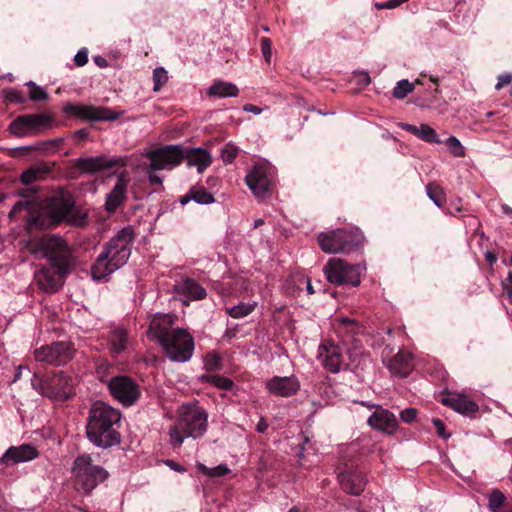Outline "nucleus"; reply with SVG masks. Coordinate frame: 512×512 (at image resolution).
I'll return each mask as SVG.
<instances>
[{
  "label": "nucleus",
  "mask_w": 512,
  "mask_h": 512,
  "mask_svg": "<svg viewBox=\"0 0 512 512\" xmlns=\"http://www.w3.org/2000/svg\"><path fill=\"white\" fill-rule=\"evenodd\" d=\"M368 424L383 433L393 435L398 429L396 416L387 409L377 407L374 413L369 417Z\"/></svg>",
  "instance_id": "20"
},
{
  "label": "nucleus",
  "mask_w": 512,
  "mask_h": 512,
  "mask_svg": "<svg viewBox=\"0 0 512 512\" xmlns=\"http://www.w3.org/2000/svg\"><path fill=\"white\" fill-rule=\"evenodd\" d=\"M54 125V117L50 113L27 114L18 116L10 125L9 130L16 136L36 135Z\"/></svg>",
  "instance_id": "11"
},
{
  "label": "nucleus",
  "mask_w": 512,
  "mask_h": 512,
  "mask_svg": "<svg viewBox=\"0 0 512 512\" xmlns=\"http://www.w3.org/2000/svg\"><path fill=\"white\" fill-rule=\"evenodd\" d=\"M288 512H300L299 508L294 506Z\"/></svg>",
  "instance_id": "63"
},
{
  "label": "nucleus",
  "mask_w": 512,
  "mask_h": 512,
  "mask_svg": "<svg viewBox=\"0 0 512 512\" xmlns=\"http://www.w3.org/2000/svg\"><path fill=\"white\" fill-rule=\"evenodd\" d=\"M184 159H186L188 166L196 167L199 173H202L212 162L211 154L203 148H193L184 151Z\"/></svg>",
  "instance_id": "26"
},
{
  "label": "nucleus",
  "mask_w": 512,
  "mask_h": 512,
  "mask_svg": "<svg viewBox=\"0 0 512 512\" xmlns=\"http://www.w3.org/2000/svg\"><path fill=\"white\" fill-rule=\"evenodd\" d=\"M426 192H427V196L429 197V199L431 201H433V203L436 206L442 207L444 205L445 193L439 185L434 184V183H429L426 186Z\"/></svg>",
  "instance_id": "35"
},
{
  "label": "nucleus",
  "mask_w": 512,
  "mask_h": 512,
  "mask_svg": "<svg viewBox=\"0 0 512 512\" xmlns=\"http://www.w3.org/2000/svg\"><path fill=\"white\" fill-rule=\"evenodd\" d=\"M95 62L97 65H99L100 67H106L107 66V61L104 59V58H101V57H96L95 58Z\"/></svg>",
  "instance_id": "58"
},
{
  "label": "nucleus",
  "mask_w": 512,
  "mask_h": 512,
  "mask_svg": "<svg viewBox=\"0 0 512 512\" xmlns=\"http://www.w3.org/2000/svg\"><path fill=\"white\" fill-rule=\"evenodd\" d=\"M32 387L43 397L54 401H64L73 394L74 380L62 371L45 378L34 374Z\"/></svg>",
  "instance_id": "8"
},
{
  "label": "nucleus",
  "mask_w": 512,
  "mask_h": 512,
  "mask_svg": "<svg viewBox=\"0 0 512 512\" xmlns=\"http://www.w3.org/2000/svg\"><path fill=\"white\" fill-rule=\"evenodd\" d=\"M503 210H504V212H506V213H509V212H511V211H512V209L508 208V206H503Z\"/></svg>",
  "instance_id": "64"
},
{
  "label": "nucleus",
  "mask_w": 512,
  "mask_h": 512,
  "mask_svg": "<svg viewBox=\"0 0 512 512\" xmlns=\"http://www.w3.org/2000/svg\"><path fill=\"white\" fill-rule=\"evenodd\" d=\"M29 88V98L33 101H45L48 99V93L44 88L33 81L25 84Z\"/></svg>",
  "instance_id": "37"
},
{
  "label": "nucleus",
  "mask_w": 512,
  "mask_h": 512,
  "mask_svg": "<svg viewBox=\"0 0 512 512\" xmlns=\"http://www.w3.org/2000/svg\"><path fill=\"white\" fill-rule=\"evenodd\" d=\"M504 289L506 290L508 297L512 299V272L508 274L507 280L504 283Z\"/></svg>",
  "instance_id": "52"
},
{
  "label": "nucleus",
  "mask_w": 512,
  "mask_h": 512,
  "mask_svg": "<svg viewBox=\"0 0 512 512\" xmlns=\"http://www.w3.org/2000/svg\"><path fill=\"white\" fill-rule=\"evenodd\" d=\"M109 343L111 351L115 354L121 353L127 347V333L122 328H115L110 332Z\"/></svg>",
  "instance_id": "31"
},
{
  "label": "nucleus",
  "mask_w": 512,
  "mask_h": 512,
  "mask_svg": "<svg viewBox=\"0 0 512 512\" xmlns=\"http://www.w3.org/2000/svg\"><path fill=\"white\" fill-rule=\"evenodd\" d=\"M75 349L70 341H56L34 350L36 361L53 366H63L74 357Z\"/></svg>",
  "instance_id": "12"
},
{
  "label": "nucleus",
  "mask_w": 512,
  "mask_h": 512,
  "mask_svg": "<svg viewBox=\"0 0 512 512\" xmlns=\"http://www.w3.org/2000/svg\"><path fill=\"white\" fill-rule=\"evenodd\" d=\"M177 289L180 294L193 301L202 300L207 296L205 288L191 278L182 280V282L177 286Z\"/></svg>",
  "instance_id": "28"
},
{
  "label": "nucleus",
  "mask_w": 512,
  "mask_h": 512,
  "mask_svg": "<svg viewBox=\"0 0 512 512\" xmlns=\"http://www.w3.org/2000/svg\"><path fill=\"white\" fill-rule=\"evenodd\" d=\"M364 236L358 229H336L318 235V243L325 253H350L363 245Z\"/></svg>",
  "instance_id": "7"
},
{
  "label": "nucleus",
  "mask_w": 512,
  "mask_h": 512,
  "mask_svg": "<svg viewBox=\"0 0 512 512\" xmlns=\"http://www.w3.org/2000/svg\"><path fill=\"white\" fill-rule=\"evenodd\" d=\"M512 81V75L509 73L502 74L498 77V82L495 86L496 90H500L502 87L510 84Z\"/></svg>",
  "instance_id": "50"
},
{
  "label": "nucleus",
  "mask_w": 512,
  "mask_h": 512,
  "mask_svg": "<svg viewBox=\"0 0 512 512\" xmlns=\"http://www.w3.org/2000/svg\"><path fill=\"white\" fill-rule=\"evenodd\" d=\"M156 171L159 169H152L150 164L145 168V172L147 174L148 181L152 186H162L163 180L162 177L159 176Z\"/></svg>",
  "instance_id": "44"
},
{
  "label": "nucleus",
  "mask_w": 512,
  "mask_h": 512,
  "mask_svg": "<svg viewBox=\"0 0 512 512\" xmlns=\"http://www.w3.org/2000/svg\"><path fill=\"white\" fill-rule=\"evenodd\" d=\"M175 320L176 316L172 314H155L147 335L162 347L171 361L184 363L193 355L194 339L186 329L175 327Z\"/></svg>",
  "instance_id": "2"
},
{
  "label": "nucleus",
  "mask_w": 512,
  "mask_h": 512,
  "mask_svg": "<svg viewBox=\"0 0 512 512\" xmlns=\"http://www.w3.org/2000/svg\"><path fill=\"white\" fill-rule=\"evenodd\" d=\"M485 258L486 260L490 263V264H493L496 262L497 258L496 256L492 253V252H486L485 254Z\"/></svg>",
  "instance_id": "56"
},
{
  "label": "nucleus",
  "mask_w": 512,
  "mask_h": 512,
  "mask_svg": "<svg viewBox=\"0 0 512 512\" xmlns=\"http://www.w3.org/2000/svg\"><path fill=\"white\" fill-rule=\"evenodd\" d=\"M23 368L24 367L21 366V365L17 367L16 373H15L14 378H13V382H17L20 379L21 371H22Z\"/></svg>",
  "instance_id": "57"
},
{
  "label": "nucleus",
  "mask_w": 512,
  "mask_h": 512,
  "mask_svg": "<svg viewBox=\"0 0 512 512\" xmlns=\"http://www.w3.org/2000/svg\"><path fill=\"white\" fill-rule=\"evenodd\" d=\"M38 456L36 448L29 444L20 446H12L0 458V462L4 465H15L35 459Z\"/></svg>",
  "instance_id": "21"
},
{
  "label": "nucleus",
  "mask_w": 512,
  "mask_h": 512,
  "mask_svg": "<svg viewBox=\"0 0 512 512\" xmlns=\"http://www.w3.org/2000/svg\"><path fill=\"white\" fill-rule=\"evenodd\" d=\"M150 160V167L159 170H172L184 160V149L181 145H166L144 153Z\"/></svg>",
  "instance_id": "13"
},
{
  "label": "nucleus",
  "mask_w": 512,
  "mask_h": 512,
  "mask_svg": "<svg viewBox=\"0 0 512 512\" xmlns=\"http://www.w3.org/2000/svg\"><path fill=\"white\" fill-rule=\"evenodd\" d=\"M263 223H264V221L262 219H257L254 222V227L257 228V227L261 226Z\"/></svg>",
  "instance_id": "60"
},
{
  "label": "nucleus",
  "mask_w": 512,
  "mask_h": 512,
  "mask_svg": "<svg viewBox=\"0 0 512 512\" xmlns=\"http://www.w3.org/2000/svg\"><path fill=\"white\" fill-rule=\"evenodd\" d=\"M238 93L239 89L235 84L221 80L215 81L207 91L209 96L219 98L236 97Z\"/></svg>",
  "instance_id": "29"
},
{
  "label": "nucleus",
  "mask_w": 512,
  "mask_h": 512,
  "mask_svg": "<svg viewBox=\"0 0 512 512\" xmlns=\"http://www.w3.org/2000/svg\"><path fill=\"white\" fill-rule=\"evenodd\" d=\"M414 89V85L408 80H400L393 89V96L397 99H403Z\"/></svg>",
  "instance_id": "38"
},
{
  "label": "nucleus",
  "mask_w": 512,
  "mask_h": 512,
  "mask_svg": "<svg viewBox=\"0 0 512 512\" xmlns=\"http://www.w3.org/2000/svg\"><path fill=\"white\" fill-rule=\"evenodd\" d=\"M243 110L246 112H251L255 115H259L262 112V109L253 105V104H246L243 107Z\"/></svg>",
  "instance_id": "54"
},
{
  "label": "nucleus",
  "mask_w": 512,
  "mask_h": 512,
  "mask_svg": "<svg viewBox=\"0 0 512 512\" xmlns=\"http://www.w3.org/2000/svg\"><path fill=\"white\" fill-rule=\"evenodd\" d=\"M417 417V410L415 408H406L401 411L400 418L405 423H412Z\"/></svg>",
  "instance_id": "46"
},
{
  "label": "nucleus",
  "mask_w": 512,
  "mask_h": 512,
  "mask_svg": "<svg viewBox=\"0 0 512 512\" xmlns=\"http://www.w3.org/2000/svg\"><path fill=\"white\" fill-rule=\"evenodd\" d=\"M169 466L171 468H173L174 470H176V471H180L181 472V471L184 470L179 464H176V463H174L172 461L170 462Z\"/></svg>",
  "instance_id": "59"
},
{
  "label": "nucleus",
  "mask_w": 512,
  "mask_h": 512,
  "mask_svg": "<svg viewBox=\"0 0 512 512\" xmlns=\"http://www.w3.org/2000/svg\"><path fill=\"white\" fill-rule=\"evenodd\" d=\"M239 149L237 146L229 143L226 144L222 151H221V157L225 163H232L233 160L238 155Z\"/></svg>",
  "instance_id": "42"
},
{
  "label": "nucleus",
  "mask_w": 512,
  "mask_h": 512,
  "mask_svg": "<svg viewBox=\"0 0 512 512\" xmlns=\"http://www.w3.org/2000/svg\"><path fill=\"white\" fill-rule=\"evenodd\" d=\"M205 378L209 383L222 390H230L233 387V381L224 376L209 375Z\"/></svg>",
  "instance_id": "39"
},
{
  "label": "nucleus",
  "mask_w": 512,
  "mask_h": 512,
  "mask_svg": "<svg viewBox=\"0 0 512 512\" xmlns=\"http://www.w3.org/2000/svg\"><path fill=\"white\" fill-rule=\"evenodd\" d=\"M73 473L77 489L85 494H89L108 477V472L103 467L95 465L88 455H81L75 459Z\"/></svg>",
  "instance_id": "9"
},
{
  "label": "nucleus",
  "mask_w": 512,
  "mask_h": 512,
  "mask_svg": "<svg viewBox=\"0 0 512 512\" xmlns=\"http://www.w3.org/2000/svg\"><path fill=\"white\" fill-rule=\"evenodd\" d=\"M63 111L66 114L76 116L82 120L91 121H112L119 117L118 113L113 112L109 108L96 107L93 105L67 103L63 107Z\"/></svg>",
  "instance_id": "17"
},
{
  "label": "nucleus",
  "mask_w": 512,
  "mask_h": 512,
  "mask_svg": "<svg viewBox=\"0 0 512 512\" xmlns=\"http://www.w3.org/2000/svg\"><path fill=\"white\" fill-rule=\"evenodd\" d=\"M445 143L449 146L450 152L455 157H464L465 149L458 138L455 136H450L447 138Z\"/></svg>",
  "instance_id": "41"
},
{
  "label": "nucleus",
  "mask_w": 512,
  "mask_h": 512,
  "mask_svg": "<svg viewBox=\"0 0 512 512\" xmlns=\"http://www.w3.org/2000/svg\"><path fill=\"white\" fill-rule=\"evenodd\" d=\"M190 200L199 204H211L214 202V196L209 193L204 187H192L190 191L181 200V204L185 205Z\"/></svg>",
  "instance_id": "30"
},
{
  "label": "nucleus",
  "mask_w": 512,
  "mask_h": 512,
  "mask_svg": "<svg viewBox=\"0 0 512 512\" xmlns=\"http://www.w3.org/2000/svg\"><path fill=\"white\" fill-rule=\"evenodd\" d=\"M61 142H62V139L58 138V139L51 141V144H53L54 146H58Z\"/></svg>",
  "instance_id": "61"
},
{
  "label": "nucleus",
  "mask_w": 512,
  "mask_h": 512,
  "mask_svg": "<svg viewBox=\"0 0 512 512\" xmlns=\"http://www.w3.org/2000/svg\"><path fill=\"white\" fill-rule=\"evenodd\" d=\"M339 483L343 491L352 495H359L365 487L366 481L361 472L344 470L340 472Z\"/></svg>",
  "instance_id": "23"
},
{
  "label": "nucleus",
  "mask_w": 512,
  "mask_h": 512,
  "mask_svg": "<svg viewBox=\"0 0 512 512\" xmlns=\"http://www.w3.org/2000/svg\"><path fill=\"white\" fill-rule=\"evenodd\" d=\"M28 208V203L24 201H18L14 204L11 211L9 212V217L14 218L18 212H20L23 209Z\"/></svg>",
  "instance_id": "51"
},
{
  "label": "nucleus",
  "mask_w": 512,
  "mask_h": 512,
  "mask_svg": "<svg viewBox=\"0 0 512 512\" xmlns=\"http://www.w3.org/2000/svg\"><path fill=\"white\" fill-rule=\"evenodd\" d=\"M121 415L118 410L96 403L90 410L87 425L88 439L98 447L108 448L120 442V434L115 426L120 422Z\"/></svg>",
  "instance_id": "4"
},
{
  "label": "nucleus",
  "mask_w": 512,
  "mask_h": 512,
  "mask_svg": "<svg viewBox=\"0 0 512 512\" xmlns=\"http://www.w3.org/2000/svg\"><path fill=\"white\" fill-rule=\"evenodd\" d=\"M6 101L23 104L26 102L25 97L16 89H7L3 92Z\"/></svg>",
  "instance_id": "43"
},
{
  "label": "nucleus",
  "mask_w": 512,
  "mask_h": 512,
  "mask_svg": "<svg viewBox=\"0 0 512 512\" xmlns=\"http://www.w3.org/2000/svg\"><path fill=\"white\" fill-rule=\"evenodd\" d=\"M432 422L436 428V432H437L438 436L445 438V439L450 437V434H447L445 432V425L442 420L435 418L432 420Z\"/></svg>",
  "instance_id": "49"
},
{
  "label": "nucleus",
  "mask_w": 512,
  "mask_h": 512,
  "mask_svg": "<svg viewBox=\"0 0 512 512\" xmlns=\"http://www.w3.org/2000/svg\"><path fill=\"white\" fill-rule=\"evenodd\" d=\"M74 61L77 66H84L88 62V50L86 48L80 49L76 53Z\"/></svg>",
  "instance_id": "48"
},
{
  "label": "nucleus",
  "mask_w": 512,
  "mask_h": 512,
  "mask_svg": "<svg viewBox=\"0 0 512 512\" xmlns=\"http://www.w3.org/2000/svg\"><path fill=\"white\" fill-rule=\"evenodd\" d=\"M506 497L503 492L498 489L492 490L488 497V507L491 512H501L504 506Z\"/></svg>",
  "instance_id": "36"
},
{
  "label": "nucleus",
  "mask_w": 512,
  "mask_h": 512,
  "mask_svg": "<svg viewBox=\"0 0 512 512\" xmlns=\"http://www.w3.org/2000/svg\"><path fill=\"white\" fill-rule=\"evenodd\" d=\"M75 135L79 139L84 140V139H86L88 137L89 132L86 129H80V130L76 131Z\"/></svg>",
  "instance_id": "55"
},
{
  "label": "nucleus",
  "mask_w": 512,
  "mask_h": 512,
  "mask_svg": "<svg viewBox=\"0 0 512 512\" xmlns=\"http://www.w3.org/2000/svg\"><path fill=\"white\" fill-rule=\"evenodd\" d=\"M307 291L309 294H313L314 293V290H313V287L312 285L310 284V282H308V285H307Z\"/></svg>",
  "instance_id": "62"
},
{
  "label": "nucleus",
  "mask_w": 512,
  "mask_h": 512,
  "mask_svg": "<svg viewBox=\"0 0 512 512\" xmlns=\"http://www.w3.org/2000/svg\"><path fill=\"white\" fill-rule=\"evenodd\" d=\"M245 183L256 198L266 199L272 183L271 167L267 163L254 165L245 176Z\"/></svg>",
  "instance_id": "14"
},
{
  "label": "nucleus",
  "mask_w": 512,
  "mask_h": 512,
  "mask_svg": "<svg viewBox=\"0 0 512 512\" xmlns=\"http://www.w3.org/2000/svg\"><path fill=\"white\" fill-rule=\"evenodd\" d=\"M128 164V157L118 156L108 158L104 155L95 157H81L75 160V167L85 174H95L98 172L113 169L114 167H124Z\"/></svg>",
  "instance_id": "15"
},
{
  "label": "nucleus",
  "mask_w": 512,
  "mask_h": 512,
  "mask_svg": "<svg viewBox=\"0 0 512 512\" xmlns=\"http://www.w3.org/2000/svg\"><path fill=\"white\" fill-rule=\"evenodd\" d=\"M128 178L125 172L118 175L117 182L107 195L105 207L108 212H115L126 199Z\"/></svg>",
  "instance_id": "22"
},
{
  "label": "nucleus",
  "mask_w": 512,
  "mask_h": 512,
  "mask_svg": "<svg viewBox=\"0 0 512 512\" xmlns=\"http://www.w3.org/2000/svg\"><path fill=\"white\" fill-rule=\"evenodd\" d=\"M168 81L167 71L163 67H157L153 71V90L159 91L161 87Z\"/></svg>",
  "instance_id": "40"
},
{
  "label": "nucleus",
  "mask_w": 512,
  "mask_h": 512,
  "mask_svg": "<svg viewBox=\"0 0 512 512\" xmlns=\"http://www.w3.org/2000/svg\"><path fill=\"white\" fill-rule=\"evenodd\" d=\"M268 429V424L266 422V420L261 417L259 422L257 423L256 425V431L259 432V433H265Z\"/></svg>",
  "instance_id": "53"
},
{
  "label": "nucleus",
  "mask_w": 512,
  "mask_h": 512,
  "mask_svg": "<svg viewBox=\"0 0 512 512\" xmlns=\"http://www.w3.org/2000/svg\"><path fill=\"white\" fill-rule=\"evenodd\" d=\"M108 388L113 397L124 406L133 405L140 397V389L138 384L127 376L113 377Z\"/></svg>",
  "instance_id": "16"
},
{
  "label": "nucleus",
  "mask_w": 512,
  "mask_h": 512,
  "mask_svg": "<svg viewBox=\"0 0 512 512\" xmlns=\"http://www.w3.org/2000/svg\"><path fill=\"white\" fill-rule=\"evenodd\" d=\"M135 238L132 227L127 226L120 230L104 247L91 268L93 279L100 281L128 261L131 246Z\"/></svg>",
  "instance_id": "3"
},
{
  "label": "nucleus",
  "mask_w": 512,
  "mask_h": 512,
  "mask_svg": "<svg viewBox=\"0 0 512 512\" xmlns=\"http://www.w3.org/2000/svg\"><path fill=\"white\" fill-rule=\"evenodd\" d=\"M31 251L35 257L47 258L53 268H42L36 272L37 284L47 293L57 291L69 267L71 253L66 241L57 235H44L33 242Z\"/></svg>",
  "instance_id": "1"
},
{
  "label": "nucleus",
  "mask_w": 512,
  "mask_h": 512,
  "mask_svg": "<svg viewBox=\"0 0 512 512\" xmlns=\"http://www.w3.org/2000/svg\"><path fill=\"white\" fill-rule=\"evenodd\" d=\"M442 403L463 415H472L478 411V405L460 393H448L442 398Z\"/></svg>",
  "instance_id": "24"
},
{
  "label": "nucleus",
  "mask_w": 512,
  "mask_h": 512,
  "mask_svg": "<svg viewBox=\"0 0 512 512\" xmlns=\"http://www.w3.org/2000/svg\"><path fill=\"white\" fill-rule=\"evenodd\" d=\"M74 200L70 193L63 190L56 192L41 207L36 216L28 221L29 228L47 229L56 226L70 214Z\"/></svg>",
  "instance_id": "6"
},
{
  "label": "nucleus",
  "mask_w": 512,
  "mask_h": 512,
  "mask_svg": "<svg viewBox=\"0 0 512 512\" xmlns=\"http://www.w3.org/2000/svg\"><path fill=\"white\" fill-rule=\"evenodd\" d=\"M48 167L43 166H33L26 171H24L21 175V181L25 184H31L34 181L40 179L44 174L48 172Z\"/></svg>",
  "instance_id": "33"
},
{
  "label": "nucleus",
  "mask_w": 512,
  "mask_h": 512,
  "mask_svg": "<svg viewBox=\"0 0 512 512\" xmlns=\"http://www.w3.org/2000/svg\"><path fill=\"white\" fill-rule=\"evenodd\" d=\"M388 368L392 374L400 377L408 376L414 369V360L411 353L399 351L388 364Z\"/></svg>",
  "instance_id": "25"
},
{
  "label": "nucleus",
  "mask_w": 512,
  "mask_h": 512,
  "mask_svg": "<svg viewBox=\"0 0 512 512\" xmlns=\"http://www.w3.org/2000/svg\"><path fill=\"white\" fill-rule=\"evenodd\" d=\"M300 386V381L295 375L274 376L265 382V388L270 394L283 398L296 395Z\"/></svg>",
  "instance_id": "18"
},
{
  "label": "nucleus",
  "mask_w": 512,
  "mask_h": 512,
  "mask_svg": "<svg viewBox=\"0 0 512 512\" xmlns=\"http://www.w3.org/2000/svg\"><path fill=\"white\" fill-rule=\"evenodd\" d=\"M261 50H262V53H263V56H264L266 62L269 63L271 60V56H272V43H271L270 39L263 38L261 40Z\"/></svg>",
  "instance_id": "45"
},
{
  "label": "nucleus",
  "mask_w": 512,
  "mask_h": 512,
  "mask_svg": "<svg viewBox=\"0 0 512 512\" xmlns=\"http://www.w3.org/2000/svg\"><path fill=\"white\" fill-rule=\"evenodd\" d=\"M196 467L202 474L211 478L225 476L231 471L226 464H220L216 467L209 468L202 463H198Z\"/></svg>",
  "instance_id": "34"
},
{
  "label": "nucleus",
  "mask_w": 512,
  "mask_h": 512,
  "mask_svg": "<svg viewBox=\"0 0 512 512\" xmlns=\"http://www.w3.org/2000/svg\"><path fill=\"white\" fill-rule=\"evenodd\" d=\"M399 126L403 130L415 135L416 137L420 138L425 142L436 144L441 143V140L439 139L436 131L427 124H421L418 127L408 123H400Z\"/></svg>",
  "instance_id": "27"
},
{
  "label": "nucleus",
  "mask_w": 512,
  "mask_h": 512,
  "mask_svg": "<svg viewBox=\"0 0 512 512\" xmlns=\"http://www.w3.org/2000/svg\"><path fill=\"white\" fill-rule=\"evenodd\" d=\"M256 306H257L256 302H252V303L242 302V303H239L238 305H235L231 308H227L226 312L232 318L240 319V318L246 317L249 314H251L255 310Z\"/></svg>",
  "instance_id": "32"
},
{
  "label": "nucleus",
  "mask_w": 512,
  "mask_h": 512,
  "mask_svg": "<svg viewBox=\"0 0 512 512\" xmlns=\"http://www.w3.org/2000/svg\"><path fill=\"white\" fill-rule=\"evenodd\" d=\"M178 420L169 431L174 448L180 447L186 437H202L208 428V414L196 404L185 403L179 407Z\"/></svg>",
  "instance_id": "5"
},
{
  "label": "nucleus",
  "mask_w": 512,
  "mask_h": 512,
  "mask_svg": "<svg viewBox=\"0 0 512 512\" xmlns=\"http://www.w3.org/2000/svg\"><path fill=\"white\" fill-rule=\"evenodd\" d=\"M318 358L329 372L338 373L344 362L343 348L334 343L322 344Z\"/></svg>",
  "instance_id": "19"
},
{
  "label": "nucleus",
  "mask_w": 512,
  "mask_h": 512,
  "mask_svg": "<svg viewBox=\"0 0 512 512\" xmlns=\"http://www.w3.org/2000/svg\"><path fill=\"white\" fill-rule=\"evenodd\" d=\"M364 270L360 264H351L341 258H330L323 268L329 283L334 285H350L357 287L361 282Z\"/></svg>",
  "instance_id": "10"
},
{
  "label": "nucleus",
  "mask_w": 512,
  "mask_h": 512,
  "mask_svg": "<svg viewBox=\"0 0 512 512\" xmlns=\"http://www.w3.org/2000/svg\"><path fill=\"white\" fill-rule=\"evenodd\" d=\"M205 366L207 370H219L221 366L220 357L216 354L209 355L206 359Z\"/></svg>",
  "instance_id": "47"
}]
</instances>
